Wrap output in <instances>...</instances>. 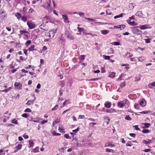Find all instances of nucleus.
<instances>
[{"label":"nucleus","instance_id":"nucleus-1","mask_svg":"<svg viewBox=\"0 0 155 155\" xmlns=\"http://www.w3.org/2000/svg\"><path fill=\"white\" fill-rule=\"evenodd\" d=\"M66 35L67 38L70 40H72L74 39V37L69 31H67L66 32Z\"/></svg>","mask_w":155,"mask_h":155},{"label":"nucleus","instance_id":"nucleus-2","mask_svg":"<svg viewBox=\"0 0 155 155\" xmlns=\"http://www.w3.org/2000/svg\"><path fill=\"white\" fill-rule=\"evenodd\" d=\"M56 32V29H54L50 31H49V37L51 38H53Z\"/></svg>","mask_w":155,"mask_h":155},{"label":"nucleus","instance_id":"nucleus-3","mask_svg":"<svg viewBox=\"0 0 155 155\" xmlns=\"http://www.w3.org/2000/svg\"><path fill=\"white\" fill-rule=\"evenodd\" d=\"M124 106L126 108H127L129 107L130 105V102L127 99H125L122 101Z\"/></svg>","mask_w":155,"mask_h":155},{"label":"nucleus","instance_id":"nucleus-4","mask_svg":"<svg viewBox=\"0 0 155 155\" xmlns=\"http://www.w3.org/2000/svg\"><path fill=\"white\" fill-rule=\"evenodd\" d=\"M27 24L28 27L30 29L34 28L35 27V24L29 21H28Z\"/></svg>","mask_w":155,"mask_h":155},{"label":"nucleus","instance_id":"nucleus-5","mask_svg":"<svg viewBox=\"0 0 155 155\" xmlns=\"http://www.w3.org/2000/svg\"><path fill=\"white\" fill-rule=\"evenodd\" d=\"M146 104V101L144 99H142L139 102L140 105L142 107L145 106Z\"/></svg>","mask_w":155,"mask_h":155},{"label":"nucleus","instance_id":"nucleus-6","mask_svg":"<svg viewBox=\"0 0 155 155\" xmlns=\"http://www.w3.org/2000/svg\"><path fill=\"white\" fill-rule=\"evenodd\" d=\"M127 21L128 24H129L131 26L136 25H137L138 24L137 23H136L134 21H132L131 22L129 20H127Z\"/></svg>","mask_w":155,"mask_h":155},{"label":"nucleus","instance_id":"nucleus-7","mask_svg":"<svg viewBox=\"0 0 155 155\" xmlns=\"http://www.w3.org/2000/svg\"><path fill=\"white\" fill-rule=\"evenodd\" d=\"M15 86L17 89H21V84L19 83L15 82Z\"/></svg>","mask_w":155,"mask_h":155},{"label":"nucleus","instance_id":"nucleus-8","mask_svg":"<svg viewBox=\"0 0 155 155\" xmlns=\"http://www.w3.org/2000/svg\"><path fill=\"white\" fill-rule=\"evenodd\" d=\"M111 105V103L109 102H106L104 104V106L105 107L107 108H110Z\"/></svg>","mask_w":155,"mask_h":155},{"label":"nucleus","instance_id":"nucleus-9","mask_svg":"<svg viewBox=\"0 0 155 155\" xmlns=\"http://www.w3.org/2000/svg\"><path fill=\"white\" fill-rule=\"evenodd\" d=\"M22 145L21 144H19L15 147L16 150H15L14 152H16L17 151L20 150L21 149Z\"/></svg>","mask_w":155,"mask_h":155},{"label":"nucleus","instance_id":"nucleus-10","mask_svg":"<svg viewBox=\"0 0 155 155\" xmlns=\"http://www.w3.org/2000/svg\"><path fill=\"white\" fill-rule=\"evenodd\" d=\"M117 105L118 107L120 108H122L124 107V104L122 101H120L117 104Z\"/></svg>","mask_w":155,"mask_h":155},{"label":"nucleus","instance_id":"nucleus-11","mask_svg":"<svg viewBox=\"0 0 155 155\" xmlns=\"http://www.w3.org/2000/svg\"><path fill=\"white\" fill-rule=\"evenodd\" d=\"M132 31L133 33L134 34H136L137 32H139L141 31H140L139 29L136 28H134V29L132 30Z\"/></svg>","mask_w":155,"mask_h":155},{"label":"nucleus","instance_id":"nucleus-12","mask_svg":"<svg viewBox=\"0 0 155 155\" xmlns=\"http://www.w3.org/2000/svg\"><path fill=\"white\" fill-rule=\"evenodd\" d=\"M105 147H115V145L109 142H108L105 144Z\"/></svg>","mask_w":155,"mask_h":155},{"label":"nucleus","instance_id":"nucleus-13","mask_svg":"<svg viewBox=\"0 0 155 155\" xmlns=\"http://www.w3.org/2000/svg\"><path fill=\"white\" fill-rule=\"evenodd\" d=\"M116 73L114 72H111L109 74V75L108 77L111 78H114L115 76Z\"/></svg>","mask_w":155,"mask_h":155},{"label":"nucleus","instance_id":"nucleus-14","mask_svg":"<svg viewBox=\"0 0 155 155\" xmlns=\"http://www.w3.org/2000/svg\"><path fill=\"white\" fill-rule=\"evenodd\" d=\"M137 27L140 28V29L142 30L145 29L147 28L146 25H141L140 27L139 26H137Z\"/></svg>","mask_w":155,"mask_h":155},{"label":"nucleus","instance_id":"nucleus-15","mask_svg":"<svg viewBox=\"0 0 155 155\" xmlns=\"http://www.w3.org/2000/svg\"><path fill=\"white\" fill-rule=\"evenodd\" d=\"M115 110L113 109H107L106 110V111L109 113H112L114 112L115 111Z\"/></svg>","mask_w":155,"mask_h":155},{"label":"nucleus","instance_id":"nucleus-16","mask_svg":"<svg viewBox=\"0 0 155 155\" xmlns=\"http://www.w3.org/2000/svg\"><path fill=\"white\" fill-rule=\"evenodd\" d=\"M138 61L142 62L145 59V58L144 57H141L137 58Z\"/></svg>","mask_w":155,"mask_h":155},{"label":"nucleus","instance_id":"nucleus-17","mask_svg":"<svg viewBox=\"0 0 155 155\" xmlns=\"http://www.w3.org/2000/svg\"><path fill=\"white\" fill-rule=\"evenodd\" d=\"M15 16L17 19H19L21 17V15L19 13H17L15 14Z\"/></svg>","mask_w":155,"mask_h":155},{"label":"nucleus","instance_id":"nucleus-18","mask_svg":"<svg viewBox=\"0 0 155 155\" xmlns=\"http://www.w3.org/2000/svg\"><path fill=\"white\" fill-rule=\"evenodd\" d=\"M101 32L103 34L106 35L109 33V31L108 30H103L101 31Z\"/></svg>","mask_w":155,"mask_h":155},{"label":"nucleus","instance_id":"nucleus-19","mask_svg":"<svg viewBox=\"0 0 155 155\" xmlns=\"http://www.w3.org/2000/svg\"><path fill=\"white\" fill-rule=\"evenodd\" d=\"M35 45H31L29 48L28 50L29 51H31L34 50H36L35 49H34Z\"/></svg>","mask_w":155,"mask_h":155},{"label":"nucleus","instance_id":"nucleus-20","mask_svg":"<svg viewBox=\"0 0 155 155\" xmlns=\"http://www.w3.org/2000/svg\"><path fill=\"white\" fill-rule=\"evenodd\" d=\"M62 17L64 21H67L68 19L67 15H62Z\"/></svg>","mask_w":155,"mask_h":155},{"label":"nucleus","instance_id":"nucleus-21","mask_svg":"<svg viewBox=\"0 0 155 155\" xmlns=\"http://www.w3.org/2000/svg\"><path fill=\"white\" fill-rule=\"evenodd\" d=\"M143 124L146 128H148L150 127V124L148 123H143Z\"/></svg>","mask_w":155,"mask_h":155},{"label":"nucleus","instance_id":"nucleus-22","mask_svg":"<svg viewBox=\"0 0 155 155\" xmlns=\"http://www.w3.org/2000/svg\"><path fill=\"white\" fill-rule=\"evenodd\" d=\"M34 101L29 100L26 103L27 104L30 105V104H33L34 103Z\"/></svg>","mask_w":155,"mask_h":155},{"label":"nucleus","instance_id":"nucleus-23","mask_svg":"<svg viewBox=\"0 0 155 155\" xmlns=\"http://www.w3.org/2000/svg\"><path fill=\"white\" fill-rule=\"evenodd\" d=\"M123 16V14L121 13L118 15H116V16H115L114 17V18L115 19H116L117 18L122 17Z\"/></svg>","mask_w":155,"mask_h":155},{"label":"nucleus","instance_id":"nucleus-24","mask_svg":"<svg viewBox=\"0 0 155 155\" xmlns=\"http://www.w3.org/2000/svg\"><path fill=\"white\" fill-rule=\"evenodd\" d=\"M105 152H112L114 153V150H113L109 149L108 148L106 149H105Z\"/></svg>","mask_w":155,"mask_h":155},{"label":"nucleus","instance_id":"nucleus-25","mask_svg":"<svg viewBox=\"0 0 155 155\" xmlns=\"http://www.w3.org/2000/svg\"><path fill=\"white\" fill-rule=\"evenodd\" d=\"M0 17L1 18H3L5 17V14L3 11L1 13L0 12Z\"/></svg>","mask_w":155,"mask_h":155},{"label":"nucleus","instance_id":"nucleus-26","mask_svg":"<svg viewBox=\"0 0 155 155\" xmlns=\"http://www.w3.org/2000/svg\"><path fill=\"white\" fill-rule=\"evenodd\" d=\"M11 122L12 123L14 124H18V120H16L15 119L12 120Z\"/></svg>","mask_w":155,"mask_h":155},{"label":"nucleus","instance_id":"nucleus-27","mask_svg":"<svg viewBox=\"0 0 155 155\" xmlns=\"http://www.w3.org/2000/svg\"><path fill=\"white\" fill-rule=\"evenodd\" d=\"M43 7L45 8V9H47L48 10V12L49 13H50L52 11V9L51 7H47V8L45 7L44 6H43Z\"/></svg>","mask_w":155,"mask_h":155},{"label":"nucleus","instance_id":"nucleus-28","mask_svg":"<svg viewBox=\"0 0 155 155\" xmlns=\"http://www.w3.org/2000/svg\"><path fill=\"white\" fill-rule=\"evenodd\" d=\"M118 28H120V29H123L125 27V25H118Z\"/></svg>","mask_w":155,"mask_h":155},{"label":"nucleus","instance_id":"nucleus-29","mask_svg":"<svg viewBox=\"0 0 155 155\" xmlns=\"http://www.w3.org/2000/svg\"><path fill=\"white\" fill-rule=\"evenodd\" d=\"M125 55H126V56H127L128 55V58H130L133 56L132 54H130V53L128 52H127L125 54Z\"/></svg>","mask_w":155,"mask_h":155},{"label":"nucleus","instance_id":"nucleus-30","mask_svg":"<svg viewBox=\"0 0 155 155\" xmlns=\"http://www.w3.org/2000/svg\"><path fill=\"white\" fill-rule=\"evenodd\" d=\"M134 107L136 109H138L139 108V106L138 104H136L134 105Z\"/></svg>","mask_w":155,"mask_h":155},{"label":"nucleus","instance_id":"nucleus-31","mask_svg":"<svg viewBox=\"0 0 155 155\" xmlns=\"http://www.w3.org/2000/svg\"><path fill=\"white\" fill-rule=\"evenodd\" d=\"M114 52V50L112 48H110L108 50V52L110 54H113Z\"/></svg>","mask_w":155,"mask_h":155},{"label":"nucleus","instance_id":"nucleus-32","mask_svg":"<svg viewBox=\"0 0 155 155\" xmlns=\"http://www.w3.org/2000/svg\"><path fill=\"white\" fill-rule=\"evenodd\" d=\"M77 28L78 30V31L81 32L82 31H84V29L83 28H80L79 27H78Z\"/></svg>","mask_w":155,"mask_h":155},{"label":"nucleus","instance_id":"nucleus-33","mask_svg":"<svg viewBox=\"0 0 155 155\" xmlns=\"http://www.w3.org/2000/svg\"><path fill=\"white\" fill-rule=\"evenodd\" d=\"M129 8L131 9H133L134 8V6L133 4V3L130 4H129Z\"/></svg>","mask_w":155,"mask_h":155},{"label":"nucleus","instance_id":"nucleus-34","mask_svg":"<svg viewBox=\"0 0 155 155\" xmlns=\"http://www.w3.org/2000/svg\"><path fill=\"white\" fill-rule=\"evenodd\" d=\"M21 18V20L24 21H26L27 20V17L25 16H23Z\"/></svg>","mask_w":155,"mask_h":155},{"label":"nucleus","instance_id":"nucleus-35","mask_svg":"<svg viewBox=\"0 0 155 155\" xmlns=\"http://www.w3.org/2000/svg\"><path fill=\"white\" fill-rule=\"evenodd\" d=\"M103 56L104 57V59L105 60H109L110 59V57L109 56L104 55Z\"/></svg>","mask_w":155,"mask_h":155},{"label":"nucleus","instance_id":"nucleus-36","mask_svg":"<svg viewBox=\"0 0 155 155\" xmlns=\"http://www.w3.org/2000/svg\"><path fill=\"white\" fill-rule=\"evenodd\" d=\"M125 119L129 120H131L132 119L131 118L129 115L126 116L125 117Z\"/></svg>","mask_w":155,"mask_h":155},{"label":"nucleus","instance_id":"nucleus-37","mask_svg":"<svg viewBox=\"0 0 155 155\" xmlns=\"http://www.w3.org/2000/svg\"><path fill=\"white\" fill-rule=\"evenodd\" d=\"M106 14L107 15H110L111 14V12H110V10L107 9L106 10Z\"/></svg>","mask_w":155,"mask_h":155},{"label":"nucleus","instance_id":"nucleus-38","mask_svg":"<svg viewBox=\"0 0 155 155\" xmlns=\"http://www.w3.org/2000/svg\"><path fill=\"white\" fill-rule=\"evenodd\" d=\"M101 72L102 73H103L105 72V67H101Z\"/></svg>","mask_w":155,"mask_h":155},{"label":"nucleus","instance_id":"nucleus-39","mask_svg":"<svg viewBox=\"0 0 155 155\" xmlns=\"http://www.w3.org/2000/svg\"><path fill=\"white\" fill-rule=\"evenodd\" d=\"M29 143H30V147L34 145V143L33 140H31L29 141Z\"/></svg>","mask_w":155,"mask_h":155},{"label":"nucleus","instance_id":"nucleus-40","mask_svg":"<svg viewBox=\"0 0 155 155\" xmlns=\"http://www.w3.org/2000/svg\"><path fill=\"white\" fill-rule=\"evenodd\" d=\"M85 56L84 55H82L80 57V59L81 60H83L85 59Z\"/></svg>","mask_w":155,"mask_h":155},{"label":"nucleus","instance_id":"nucleus-41","mask_svg":"<svg viewBox=\"0 0 155 155\" xmlns=\"http://www.w3.org/2000/svg\"><path fill=\"white\" fill-rule=\"evenodd\" d=\"M39 151V150L38 148L37 147H36V148H35L32 151L34 153H37Z\"/></svg>","mask_w":155,"mask_h":155},{"label":"nucleus","instance_id":"nucleus-42","mask_svg":"<svg viewBox=\"0 0 155 155\" xmlns=\"http://www.w3.org/2000/svg\"><path fill=\"white\" fill-rule=\"evenodd\" d=\"M31 111V110L29 108H26L24 112H30Z\"/></svg>","mask_w":155,"mask_h":155},{"label":"nucleus","instance_id":"nucleus-43","mask_svg":"<svg viewBox=\"0 0 155 155\" xmlns=\"http://www.w3.org/2000/svg\"><path fill=\"white\" fill-rule=\"evenodd\" d=\"M52 134L54 136H59L61 135V134L59 133H56L54 131L53 132Z\"/></svg>","mask_w":155,"mask_h":155},{"label":"nucleus","instance_id":"nucleus-44","mask_svg":"<svg viewBox=\"0 0 155 155\" xmlns=\"http://www.w3.org/2000/svg\"><path fill=\"white\" fill-rule=\"evenodd\" d=\"M149 132V130L147 129H144L142 131V132L143 133H147Z\"/></svg>","mask_w":155,"mask_h":155},{"label":"nucleus","instance_id":"nucleus-45","mask_svg":"<svg viewBox=\"0 0 155 155\" xmlns=\"http://www.w3.org/2000/svg\"><path fill=\"white\" fill-rule=\"evenodd\" d=\"M31 43V40H28L25 43V45L27 46L29 44H30Z\"/></svg>","mask_w":155,"mask_h":155},{"label":"nucleus","instance_id":"nucleus-46","mask_svg":"<svg viewBox=\"0 0 155 155\" xmlns=\"http://www.w3.org/2000/svg\"><path fill=\"white\" fill-rule=\"evenodd\" d=\"M80 130V128L79 127H78L75 130H73L72 131L76 133L78 131H79Z\"/></svg>","mask_w":155,"mask_h":155},{"label":"nucleus","instance_id":"nucleus-47","mask_svg":"<svg viewBox=\"0 0 155 155\" xmlns=\"http://www.w3.org/2000/svg\"><path fill=\"white\" fill-rule=\"evenodd\" d=\"M113 45H119L120 43L118 42H113Z\"/></svg>","mask_w":155,"mask_h":155},{"label":"nucleus","instance_id":"nucleus-48","mask_svg":"<svg viewBox=\"0 0 155 155\" xmlns=\"http://www.w3.org/2000/svg\"><path fill=\"white\" fill-rule=\"evenodd\" d=\"M133 127H134L135 130H140L139 128L138 127V125L134 126Z\"/></svg>","mask_w":155,"mask_h":155},{"label":"nucleus","instance_id":"nucleus-49","mask_svg":"<svg viewBox=\"0 0 155 155\" xmlns=\"http://www.w3.org/2000/svg\"><path fill=\"white\" fill-rule=\"evenodd\" d=\"M22 116L25 118H27L28 116V115L27 114L25 113L22 115Z\"/></svg>","mask_w":155,"mask_h":155},{"label":"nucleus","instance_id":"nucleus-50","mask_svg":"<svg viewBox=\"0 0 155 155\" xmlns=\"http://www.w3.org/2000/svg\"><path fill=\"white\" fill-rule=\"evenodd\" d=\"M58 105H56L52 109V110L53 111L57 109L58 108Z\"/></svg>","mask_w":155,"mask_h":155},{"label":"nucleus","instance_id":"nucleus-51","mask_svg":"<svg viewBox=\"0 0 155 155\" xmlns=\"http://www.w3.org/2000/svg\"><path fill=\"white\" fill-rule=\"evenodd\" d=\"M48 120H43L42 121H41V124H45V123H47L48 122Z\"/></svg>","mask_w":155,"mask_h":155},{"label":"nucleus","instance_id":"nucleus-52","mask_svg":"<svg viewBox=\"0 0 155 155\" xmlns=\"http://www.w3.org/2000/svg\"><path fill=\"white\" fill-rule=\"evenodd\" d=\"M79 14L80 16L82 17H83L84 16V14L83 12H80Z\"/></svg>","mask_w":155,"mask_h":155},{"label":"nucleus","instance_id":"nucleus-53","mask_svg":"<svg viewBox=\"0 0 155 155\" xmlns=\"http://www.w3.org/2000/svg\"><path fill=\"white\" fill-rule=\"evenodd\" d=\"M84 18L87 20L89 21H96V20L93 19L89 18Z\"/></svg>","mask_w":155,"mask_h":155},{"label":"nucleus","instance_id":"nucleus-54","mask_svg":"<svg viewBox=\"0 0 155 155\" xmlns=\"http://www.w3.org/2000/svg\"><path fill=\"white\" fill-rule=\"evenodd\" d=\"M150 141H147L145 140H143V143H145V144H147V143H150Z\"/></svg>","mask_w":155,"mask_h":155},{"label":"nucleus","instance_id":"nucleus-55","mask_svg":"<svg viewBox=\"0 0 155 155\" xmlns=\"http://www.w3.org/2000/svg\"><path fill=\"white\" fill-rule=\"evenodd\" d=\"M125 82H123L122 83L120 84V87H125Z\"/></svg>","mask_w":155,"mask_h":155},{"label":"nucleus","instance_id":"nucleus-56","mask_svg":"<svg viewBox=\"0 0 155 155\" xmlns=\"http://www.w3.org/2000/svg\"><path fill=\"white\" fill-rule=\"evenodd\" d=\"M142 14V13L140 11H138L136 14V15L137 16H139Z\"/></svg>","mask_w":155,"mask_h":155},{"label":"nucleus","instance_id":"nucleus-57","mask_svg":"<svg viewBox=\"0 0 155 155\" xmlns=\"http://www.w3.org/2000/svg\"><path fill=\"white\" fill-rule=\"evenodd\" d=\"M34 12V10L33 9L30 8L28 12L29 13H32Z\"/></svg>","mask_w":155,"mask_h":155},{"label":"nucleus","instance_id":"nucleus-58","mask_svg":"<svg viewBox=\"0 0 155 155\" xmlns=\"http://www.w3.org/2000/svg\"><path fill=\"white\" fill-rule=\"evenodd\" d=\"M24 53L26 56H27V50L25 49L24 50Z\"/></svg>","mask_w":155,"mask_h":155},{"label":"nucleus","instance_id":"nucleus-59","mask_svg":"<svg viewBox=\"0 0 155 155\" xmlns=\"http://www.w3.org/2000/svg\"><path fill=\"white\" fill-rule=\"evenodd\" d=\"M79 118L84 119L85 116L84 115H80L79 116Z\"/></svg>","mask_w":155,"mask_h":155},{"label":"nucleus","instance_id":"nucleus-60","mask_svg":"<svg viewBox=\"0 0 155 155\" xmlns=\"http://www.w3.org/2000/svg\"><path fill=\"white\" fill-rule=\"evenodd\" d=\"M64 137L67 139H69V136L68 134H65L64 135Z\"/></svg>","mask_w":155,"mask_h":155},{"label":"nucleus","instance_id":"nucleus-61","mask_svg":"<svg viewBox=\"0 0 155 155\" xmlns=\"http://www.w3.org/2000/svg\"><path fill=\"white\" fill-rule=\"evenodd\" d=\"M23 137L25 139H27L28 137V136L25 134L23 135Z\"/></svg>","mask_w":155,"mask_h":155},{"label":"nucleus","instance_id":"nucleus-62","mask_svg":"<svg viewBox=\"0 0 155 155\" xmlns=\"http://www.w3.org/2000/svg\"><path fill=\"white\" fill-rule=\"evenodd\" d=\"M58 130L61 133H62L64 132V129H61V128L60 127H59Z\"/></svg>","mask_w":155,"mask_h":155},{"label":"nucleus","instance_id":"nucleus-63","mask_svg":"<svg viewBox=\"0 0 155 155\" xmlns=\"http://www.w3.org/2000/svg\"><path fill=\"white\" fill-rule=\"evenodd\" d=\"M130 60L132 61H136V60H135V58H131L130 59Z\"/></svg>","mask_w":155,"mask_h":155},{"label":"nucleus","instance_id":"nucleus-64","mask_svg":"<svg viewBox=\"0 0 155 155\" xmlns=\"http://www.w3.org/2000/svg\"><path fill=\"white\" fill-rule=\"evenodd\" d=\"M129 135L132 137H135V136H136V135L135 134H133V133H130L129 134Z\"/></svg>","mask_w":155,"mask_h":155}]
</instances>
